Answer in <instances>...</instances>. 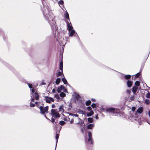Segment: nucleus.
Instances as JSON below:
<instances>
[{
    "label": "nucleus",
    "mask_w": 150,
    "mask_h": 150,
    "mask_svg": "<svg viewBox=\"0 0 150 150\" xmlns=\"http://www.w3.org/2000/svg\"><path fill=\"white\" fill-rule=\"evenodd\" d=\"M30 106L31 107H33L35 106V104L32 103H30Z\"/></svg>",
    "instance_id": "ea45409f"
},
{
    "label": "nucleus",
    "mask_w": 150,
    "mask_h": 150,
    "mask_svg": "<svg viewBox=\"0 0 150 150\" xmlns=\"http://www.w3.org/2000/svg\"><path fill=\"white\" fill-rule=\"evenodd\" d=\"M59 123L61 125H62L65 123V122L63 121H61L59 122Z\"/></svg>",
    "instance_id": "a878e982"
},
{
    "label": "nucleus",
    "mask_w": 150,
    "mask_h": 150,
    "mask_svg": "<svg viewBox=\"0 0 150 150\" xmlns=\"http://www.w3.org/2000/svg\"><path fill=\"white\" fill-rule=\"evenodd\" d=\"M45 117H46V118H47V117H46V116H45Z\"/></svg>",
    "instance_id": "6e6d98bb"
},
{
    "label": "nucleus",
    "mask_w": 150,
    "mask_h": 150,
    "mask_svg": "<svg viewBox=\"0 0 150 150\" xmlns=\"http://www.w3.org/2000/svg\"><path fill=\"white\" fill-rule=\"evenodd\" d=\"M60 95L61 97H64L65 96V94L64 93L62 92L60 93Z\"/></svg>",
    "instance_id": "5701e85b"
},
{
    "label": "nucleus",
    "mask_w": 150,
    "mask_h": 150,
    "mask_svg": "<svg viewBox=\"0 0 150 150\" xmlns=\"http://www.w3.org/2000/svg\"><path fill=\"white\" fill-rule=\"evenodd\" d=\"M55 90L54 89H53L52 90V93H54L55 92Z\"/></svg>",
    "instance_id": "79ce46f5"
},
{
    "label": "nucleus",
    "mask_w": 150,
    "mask_h": 150,
    "mask_svg": "<svg viewBox=\"0 0 150 150\" xmlns=\"http://www.w3.org/2000/svg\"><path fill=\"white\" fill-rule=\"evenodd\" d=\"M39 108L40 109V113L42 114H44L45 113L47 112L48 107L46 106L45 107L43 108L42 106H40Z\"/></svg>",
    "instance_id": "f03ea898"
},
{
    "label": "nucleus",
    "mask_w": 150,
    "mask_h": 150,
    "mask_svg": "<svg viewBox=\"0 0 150 150\" xmlns=\"http://www.w3.org/2000/svg\"><path fill=\"white\" fill-rule=\"evenodd\" d=\"M70 32L69 35L71 36H72L75 33V31L74 30H71Z\"/></svg>",
    "instance_id": "dca6fc26"
},
{
    "label": "nucleus",
    "mask_w": 150,
    "mask_h": 150,
    "mask_svg": "<svg viewBox=\"0 0 150 150\" xmlns=\"http://www.w3.org/2000/svg\"><path fill=\"white\" fill-rule=\"evenodd\" d=\"M59 134H57L56 135V138L57 140V141H56L57 143V141H58V139L59 137Z\"/></svg>",
    "instance_id": "c85d7f7f"
},
{
    "label": "nucleus",
    "mask_w": 150,
    "mask_h": 150,
    "mask_svg": "<svg viewBox=\"0 0 150 150\" xmlns=\"http://www.w3.org/2000/svg\"><path fill=\"white\" fill-rule=\"evenodd\" d=\"M145 102L147 104H149L150 103V101L148 99H146L145 100Z\"/></svg>",
    "instance_id": "cd10ccee"
},
{
    "label": "nucleus",
    "mask_w": 150,
    "mask_h": 150,
    "mask_svg": "<svg viewBox=\"0 0 150 150\" xmlns=\"http://www.w3.org/2000/svg\"><path fill=\"white\" fill-rule=\"evenodd\" d=\"M139 75H140L139 73H138L136 74L135 76H136V77H138L139 76Z\"/></svg>",
    "instance_id": "58836bf2"
},
{
    "label": "nucleus",
    "mask_w": 150,
    "mask_h": 150,
    "mask_svg": "<svg viewBox=\"0 0 150 150\" xmlns=\"http://www.w3.org/2000/svg\"><path fill=\"white\" fill-rule=\"evenodd\" d=\"M138 88L137 87L134 86L133 87L132 89V91L134 93V94L137 91Z\"/></svg>",
    "instance_id": "9b49d317"
},
{
    "label": "nucleus",
    "mask_w": 150,
    "mask_h": 150,
    "mask_svg": "<svg viewBox=\"0 0 150 150\" xmlns=\"http://www.w3.org/2000/svg\"><path fill=\"white\" fill-rule=\"evenodd\" d=\"M51 121L52 122H53L54 121V119L53 118H52L51 119Z\"/></svg>",
    "instance_id": "37998d69"
},
{
    "label": "nucleus",
    "mask_w": 150,
    "mask_h": 150,
    "mask_svg": "<svg viewBox=\"0 0 150 150\" xmlns=\"http://www.w3.org/2000/svg\"><path fill=\"white\" fill-rule=\"evenodd\" d=\"M135 84L137 86H139L140 85V83L138 81H137L135 82Z\"/></svg>",
    "instance_id": "412c9836"
},
{
    "label": "nucleus",
    "mask_w": 150,
    "mask_h": 150,
    "mask_svg": "<svg viewBox=\"0 0 150 150\" xmlns=\"http://www.w3.org/2000/svg\"><path fill=\"white\" fill-rule=\"evenodd\" d=\"M146 97L147 98H150V93H148L146 95Z\"/></svg>",
    "instance_id": "7c9ffc66"
},
{
    "label": "nucleus",
    "mask_w": 150,
    "mask_h": 150,
    "mask_svg": "<svg viewBox=\"0 0 150 150\" xmlns=\"http://www.w3.org/2000/svg\"><path fill=\"white\" fill-rule=\"evenodd\" d=\"M45 100L46 102L48 103H50L51 101L54 102V100L52 98L48 97H45Z\"/></svg>",
    "instance_id": "20e7f679"
},
{
    "label": "nucleus",
    "mask_w": 150,
    "mask_h": 150,
    "mask_svg": "<svg viewBox=\"0 0 150 150\" xmlns=\"http://www.w3.org/2000/svg\"><path fill=\"white\" fill-rule=\"evenodd\" d=\"M74 116H76L78 117V115L77 114H74L73 115Z\"/></svg>",
    "instance_id": "a18cd8bd"
},
{
    "label": "nucleus",
    "mask_w": 150,
    "mask_h": 150,
    "mask_svg": "<svg viewBox=\"0 0 150 150\" xmlns=\"http://www.w3.org/2000/svg\"><path fill=\"white\" fill-rule=\"evenodd\" d=\"M94 112L92 110H91L90 112L87 113V115L88 116H90L93 115Z\"/></svg>",
    "instance_id": "ddd939ff"
},
{
    "label": "nucleus",
    "mask_w": 150,
    "mask_h": 150,
    "mask_svg": "<svg viewBox=\"0 0 150 150\" xmlns=\"http://www.w3.org/2000/svg\"><path fill=\"white\" fill-rule=\"evenodd\" d=\"M55 107V105L54 104H52V108H54Z\"/></svg>",
    "instance_id": "c03bdc74"
},
{
    "label": "nucleus",
    "mask_w": 150,
    "mask_h": 150,
    "mask_svg": "<svg viewBox=\"0 0 150 150\" xmlns=\"http://www.w3.org/2000/svg\"><path fill=\"white\" fill-rule=\"evenodd\" d=\"M74 95H75V96H76V98L77 99H78L79 98V96L78 94H77L76 93H74L73 96H74Z\"/></svg>",
    "instance_id": "2f4dec72"
},
{
    "label": "nucleus",
    "mask_w": 150,
    "mask_h": 150,
    "mask_svg": "<svg viewBox=\"0 0 150 150\" xmlns=\"http://www.w3.org/2000/svg\"><path fill=\"white\" fill-rule=\"evenodd\" d=\"M88 120L89 122L92 123L93 122V120L92 118L89 117L88 118Z\"/></svg>",
    "instance_id": "aec40b11"
},
{
    "label": "nucleus",
    "mask_w": 150,
    "mask_h": 150,
    "mask_svg": "<svg viewBox=\"0 0 150 150\" xmlns=\"http://www.w3.org/2000/svg\"><path fill=\"white\" fill-rule=\"evenodd\" d=\"M61 81V79L60 78H59L57 79L56 81V83L57 84H59Z\"/></svg>",
    "instance_id": "6ab92c4d"
},
{
    "label": "nucleus",
    "mask_w": 150,
    "mask_h": 150,
    "mask_svg": "<svg viewBox=\"0 0 150 150\" xmlns=\"http://www.w3.org/2000/svg\"><path fill=\"white\" fill-rule=\"evenodd\" d=\"M96 119H98V116H96Z\"/></svg>",
    "instance_id": "49530a36"
},
{
    "label": "nucleus",
    "mask_w": 150,
    "mask_h": 150,
    "mask_svg": "<svg viewBox=\"0 0 150 150\" xmlns=\"http://www.w3.org/2000/svg\"><path fill=\"white\" fill-rule=\"evenodd\" d=\"M32 93H31V94L32 95H33L35 93V90L34 89H31Z\"/></svg>",
    "instance_id": "c756f323"
},
{
    "label": "nucleus",
    "mask_w": 150,
    "mask_h": 150,
    "mask_svg": "<svg viewBox=\"0 0 150 150\" xmlns=\"http://www.w3.org/2000/svg\"><path fill=\"white\" fill-rule=\"evenodd\" d=\"M135 97L134 96H131L130 97V100H133L134 99Z\"/></svg>",
    "instance_id": "72a5a7b5"
},
{
    "label": "nucleus",
    "mask_w": 150,
    "mask_h": 150,
    "mask_svg": "<svg viewBox=\"0 0 150 150\" xmlns=\"http://www.w3.org/2000/svg\"><path fill=\"white\" fill-rule=\"evenodd\" d=\"M135 109V107H133L132 108V111H134Z\"/></svg>",
    "instance_id": "4c0bfd02"
},
{
    "label": "nucleus",
    "mask_w": 150,
    "mask_h": 150,
    "mask_svg": "<svg viewBox=\"0 0 150 150\" xmlns=\"http://www.w3.org/2000/svg\"><path fill=\"white\" fill-rule=\"evenodd\" d=\"M93 125L92 124H90L87 126V128L88 129H91L93 127Z\"/></svg>",
    "instance_id": "f8f14e48"
},
{
    "label": "nucleus",
    "mask_w": 150,
    "mask_h": 150,
    "mask_svg": "<svg viewBox=\"0 0 150 150\" xmlns=\"http://www.w3.org/2000/svg\"><path fill=\"white\" fill-rule=\"evenodd\" d=\"M66 17H67V18L68 19H69V14L68 13V12H67L66 13Z\"/></svg>",
    "instance_id": "473e14b6"
},
{
    "label": "nucleus",
    "mask_w": 150,
    "mask_h": 150,
    "mask_svg": "<svg viewBox=\"0 0 150 150\" xmlns=\"http://www.w3.org/2000/svg\"><path fill=\"white\" fill-rule=\"evenodd\" d=\"M78 120L79 122L80 120V119L79 118H78Z\"/></svg>",
    "instance_id": "3c124183"
},
{
    "label": "nucleus",
    "mask_w": 150,
    "mask_h": 150,
    "mask_svg": "<svg viewBox=\"0 0 150 150\" xmlns=\"http://www.w3.org/2000/svg\"><path fill=\"white\" fill-rule=\"evenodd\" d=\"M31 101L33 102H34V100L33 98H31Z\"/></svg>",
    "instance_id": "de8ad7c7"
},
{
    "label": "nucleus",
    "mask_w": 150,
    "mask_h": 150,
    "mask_svg": "<svg viewBox=\"0 0 150 150\" xmlns=\"http://www.w3.org/2000/svg\"><path fill=\"white\" fill-rule=\"evenodd\" d=\"M87 110H88V111H91V110H92V109H91V107H87Z\"/></svg>",
    "instance_id": "c9c22d12"
},
{
    "label": "nucleus",
    "mask_w": 150,
    "mask_h": 150,
    "mask_svg": "<svg viewBox=\"0 0 150 150\" xmlns=\"http://www.w3.org/2000/svg\"><path fill=\"white\" fill-rule=\"evenodd\" d=\"M35 103H36V104H37V102H36Z\"/></svg>",
    "instance_id": "5fc2aeb1"
},
{
    "label": "nucleus",
    "mask_w": 150,
    "mask_h": 150,
    "mask_svg": "<svg viewBox=\"0 0 150 150\" xmlns=\"http://www.w3.org/2000/svg\"><path fill=\"white\" fill-rule=\"evenodd\" d=\"M64 3V2H63V1L62 0H60V1H59V5L61 7L60 5H62Z\"/></svg>",
    "instance_id": "393cba45"
},
{
    "label": "nucleus",
    "mask_w": 150,
    "mask_h": 150,
    "mask_svg": "<svg viewBox=\"0 0 150 150\" xmlns=\"http://www.w3.org/2000/svg\"><path fill=\"white\" fill-rule=\"evenodd\" d=\"M149 115L150 117V111H149Z\"/></svg>",
    "instance_id": "8fccbe9b"
},
{
    "label": "nucleus",
    "mask_w": 150,
    "mask_h": 150,
    "mask_svg": "<svg viewBox=\"0 0 150 150\" xmlns=\"http://www.w3.org/2000/svg\"><path fill=\"white\" fill-rule=\"evenodd\" d=\"M131 77V76L129 75H126L125 76V79H130Z\"/></svg>",
    "instance_id": "b1692460"
},
{
    "label": "nucleus",
    "mask_w": 150,
    "mask_h": 150,
    "mask_svg": "<svg viewBox=\"0 0 150 150\" xmlns=\"http://www.w3.org/2000/svg\"><path fill=\"white\" fill-rule=\"evenodd\" d=\"M127 84L128 87H130L132 86V82L128 80L127 82Z\"/></svg>",
    "instance_id": "9d476101"
},
{
    "label": "nucleus",
    "mask_w": 150,
    "mask_h": 150,
    "mask_svg": "<svg viewBox=\"0 0 150 150\" xmlns=\"http://www.w3.org/2000/svg\"><path fill=\"white\" fill-rule=\"evenodd\" d=\"M59 111L63 112L64 111V107L63 105L60 106L59 108Z\"/></svg>",
    "instance_id": "1a4fd4ad"
},
{
    "label": "nucleus",
    "mask_w": 150,
    "mask_h": 150,
    "mask_svg": "<svg viewBox=\"0 0 150 150\" xmlns=\"http://www.w3.org/2000/svg\"><path fill=\"white\" fill-rule=\"evenodd\" d=\"M54 97L57 100H59V97L58 94H55L54 95Z\"/></svg>",
    "instance_id": "bb28decb"
},
{
    "label": "nucleus",
    "mask_w": 150,
    "mask_h": 150,
    "mask_svg": "<svg viewBox=\"0 0 150 150\" xmlns=\"http://www.w3.org/2000/svg\"><path fill=\"white\" fill-rule=\"evenodd\" d=\"M65 88L63 86L61 85L60 86V88H58L57 89V92L58 93H60L61 91V90H64Z\"/></svg>",
    "instance_id": "0eeeda50"
},
{
    "label": "nucleus",
    "mask_w": 150,
    "mask_h": 150,
    "mask_svg": "<svg viewBox=\"0 0 150 150\" xmlns=\"http://www.w3.org/2000/svg\"><path fill=\"white\" fill-rule=\"evenodd\" d=\"M62 80L65 84H67V82L66 79L64 77L62 78Z\"/></svg>",
    "instance_id": "f3484780"
},
{
    "label": "nucleus",
    "mask_w": 150,
    "mask_h": 150,
    "mask_svg": "<svg viewBox=\"0 0 150 150\" xmlns=\"http://www.w3.org/2000/svg\"><path fill=\"white\" fill-rule=\"evenodd\" d=\"M93 100L94 101H95V100Z\"/></svg>",
    "instance_id": "864d4df0"
},
{
    "label": "nucleus",
    "mask_w": 150,
    "mask_h": 150,
    "mask_svg": "<svg viewBox=\"0 0 150 150\" xmlns=\"http://www.w3.org/2000/svg\"><path fill=\"white\" fill-rule=\"evenodd\" d=\"M91 107L93 108H95L96 107V104L94 103H93L91 105Z\"/></svg>",
    "instance_id": "f704fd0d"
},
{
    "label": "nucleus",
    "mask_w": 150,
    "mask_h": 150,
    "mask_svg": "<svg viewBox=\"0 0 150 150\" xmlns=\"http://www.w3.org/2000/svg\"><path fill=\"white\" fill-rule=\"evenodd\" d=\"M32 95L33 96V98H35L36 100H38L39 99V96L37 93L35 92L34 94Z\"/></svg>",
    "instance_id": "423d86ee"
},
{
    "label": "nucleus",
    "mask_w": 150,
    "mask_h": 150,
    "mask_svg": "<svg viewBox=\"0 0 150 150\" xmlns=\"http://www.w3.org/2000/svg\"><path fill=\"white\" fill-rule=\"evenodd\" d=\"M51 113L52 116L56 117H59L60 116L59 113L57 112L56 110L52 109L51 110Z\"/></svg>",
    "instance_id": "f257e3e1"
},
{
    "label": "nucleus",
    "mask_w": 150,
    "mask_h": 150,
    "mask_svg": "<svg viewBox=\"0 0 150 150\" xmlns=\"http://www.w3.org/2000/svg\"><path fill=\"white\" fill-rule=\"evenodd\" d=\"M67 90L66 89H64V91L65 92H67Z\"/></svg>",
    "instance_id": "09e8293b"
},
{
    "label": "nucleus",
    "mask_w": 150,
    "mask_h": 150,
    "mask_svg": "<svg viewBox=\"0 0 150 150\" xmlns=\"http://www.w3.org/2000/svg\"><path fill=\"white\" fill-rule=\"evenodd\" d=\"M116 110L115 109V108H111L108 109L107 111L108 112H113L114 114H115V115H116L117 116H118L117 114H119L118 112H117V111H114Z\"/></svg>",
    "instance_id": "7ed1b4c3"
},
{
    "label": "nucleus",
    "mask_w": 150,
    "mask_h": 150,
    "mask_svg": "<svg viewBox=\"0 0 150 150\" xmlns=\"http://www.w3.org/2000/svg\"><path fill=\"white\" fill-rule=\"evenodd\" d=\"M63 65V62H60V64H59V69L61 71H62Z\"/></svg>",
    "instance_id": "4468645a"
},
{
    "label": "nucleus",
    "mask_w": 150,
    "mask_h": 150,
    "mask_svg": "<svg viewBox=\"0 0 150 150\" xmlns=\"http://www.w3.org/2000/svg\"><path fill=\"white\" fill-rule=\"evenodd\" d=\"M126 92L127 93L130 94L131 92L130 90H126Z\"/></svg>",
    "instance_id": "e433bc0d"
},
{
    "label": "nucleus",
    "mask_w": 150,
    "mask_h": 150,
    "mask_svg": "<svg viewBox=\"0 0 150 150\" xmlns=\"http://www.w3.org/2000/svg\"><path fill=\"white\" fill-rule=\"evenodd\" d=\"M143 108L142 107H140L139 108L137 111V112L139 113H142L143 111Z\"/></svg>",
    "instance_id": "6e6552de"
},
{
    "label": "nucleus",
    "mask_w": 150,
    "mask_h": 150,
    "mask_svg": "<svg viewBox=\"0 0 150 150\" xmlns=\"http://www.w3.org/2000/svg\"><path fill=\"white\" fill-rule=\"evenodd\" d=\"M73 122V121H71V123H72Z\"/></svg>",
    "instance_id": "603ef678"
},
{
    "label": "nucleus",
    "mask_w": 150,
    "mask_h": 150,
    "mask_svg": "<svg viewBox=\"0 0 150 150\" xmlns=\"http://www.w3.org/2000/svg\"><path fill=\"white\" fill-rule=\"evenodd\" d=\"M88 136L89 137V138L88 139V141L91 142V144H93V142L92 141V134L91 132H89L88 133Z\"/></svg>",
    "instance_id": "39448f33"
},
{
    "label": "nucleus",
    "mask_w": 150,
    "mask_h": 150,
    "mask_svg": "<svg viewBox=\"0 0 150 150\" xmlns=\"http://www.w3.org/2000/svg\"><path fill=\"white\" fill-rule=\"evenodd\" d=\"M91 103V101L90 100L87 101L86 103V104L87 106L90 105Z\"/></svg>",
    "instance_id": "4be33fe9"
},
{
    "label": "nucleus",
    "mask_w": 150,
    "mask_h": 150,
    "mask_svg": "<svg viewBox=\"0 0 150 150\" xmlns=\"http://www.w3.org/2000/svg\"><path fill=\"white\" fill-rule=\"evenodd\" d=\"M62 71H59L57 73L56 75L57 76H60L61 75L63 72Z\"/></svg>",
    "instance_id": "a211bd4d"
},
{
    "label": "nucleus",
    "mask_w": 150,
    "mask_h": 150,
    "mask_svg": "<svg viewBox=\"0 0 150 150\" xmlns=\"http://www.w3.org/2000/svg\"><path fill=\"white\" fill-rule=\"evenodd\" d=\"M28 85V86L29 87V88H32V84H29Z\"/></svg>",
    "instance_id": "a19ab883"
},
{
    "label": "nucleus",
    "mask_w": 150,
    "mask_h": 150,
    "mask_svg": "<svg viewBox=\"0 0 150 150\" xmlns=\"http://www.w3.org/2000/svg\"><path fill=\"white\" fill-rule=\"evenodd\" d=\"M68 30L69 31H70L71 30H72L73 27L70 24H68Z\"/></svg>",
    "instance_id": "2eb2a0df"
}]
</instances>
